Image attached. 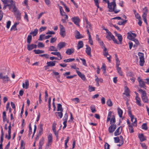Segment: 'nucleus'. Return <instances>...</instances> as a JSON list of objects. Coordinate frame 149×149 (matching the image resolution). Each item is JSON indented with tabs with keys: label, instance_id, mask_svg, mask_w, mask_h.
Masks as SVG:
<instances>
[{
	"label": "nucleus",
	"instance_id": "f257e3e1",
	"mask_svg": "<svg viewBox=\"0 0 149 149\" xmlns=\"http://www.w3.org/2000/svg\"><path fill=\"white\" fill-rule=\"evenodd\" d=\"M103 1L107 3L108 4V8L109 9V11L110 12H114L116 14L120 11L119 9H117L116 5V0H113L112 2H109V0H103Z\"/></svg>",
	"mask_w": 149,
	"mask_h": 149
},
{
	"label": "nucleus",
	"instance_id": "f03ea898",
	"mask_svg": "<svg viewBox=\"0 0 149 149\" xmlns=\"http://www.w3.org/2000/svg\"><path fill=\"white\" fill-rule=\"evenodd\" d=\"M128 36L127 38L132 40L133 42L136 43V45H134V48H136L138 45H139V41L137 39H135L136 36V34L135 33H132V32H128L127 33Z\"/></svg>",
	"mask_w": 149,
	"mask_h": 149
},
{
	"label": "nucleus",
	"instance_id": "7ed1b4c3",
	"mask_svg": "<svg viewBox=\"0 0 149 149\" xmlns=\"http://www.w3.org/2000/svg\"><path fill=\"white\" fill-rule=\"evenodd\" d=\"M138 91L141 93V97L144 103H148V100L147 96V94L145 91H143L141 88L139 89Z\"/></svg>",
	"mask_w": 149,
	"mask_h": 149
},
{
	"label": "nucleus",
	"instance_id": "20e7f679",
	"mask_svg": "<svg viewBox=\"0 0 149 149\" xmlns=\"http://www.w3.org/2000/svg\"><path fill=\"white\" fill-rule=\"evenodd\" d=\"M1 1L4 4L3 7V9L4 10H5L8 6L11 7L12 4L13 2L12 0H1Z\"/></svg>",
	"mask_w": 149,
	"mask_h": 149
},
{
	"label": "nucleus",
	"instance_id": "39448f33",
	"mask_svg": "<svg viewBox=\"0 0 149 149\" xmlns=\"http://www.w3.org/2000/svg\"><path fill=\"white\" fill-rule=\"evenodd\" d=\"M0 79H2L4 84L8 83L10 81V79L7 75H4L2 73H0Z\"/></svg>",
	"mask_w": 149,
	"mask_h": 149
},
{
	"label": "nucleus",
	"instance_id": "423d86ee",
	"mask_svg": "<svg viewBox=\"0 0 149 149\" xmlns=\"http://www.w3.org/2000/svg\"><path fill=\"white\" fill-rule=\"evenodd\" d=\"M59 26L60 29V34L62 37H64L66 35L65 28L61 24H59Z\"/></svg>",
	"mask_w": 149,
	"mask_h": 149
},
{
	"label": "nucleus",
	"instance_id": "0eeeda50",
	"mask_svg": "<svg viewBox=\"0 0 149 149\" xmlns=\"http://www.w3.org/2000/svg\"><path fill=\"white\" fill-rule=\"evenodd\" d=\"M137 80L139 83V86L140 87L144 88L146 89V86L145 84V82L140 77H138Z\"/></svg>",
	"mask_w": 149,
	"mask_h": 149
},
{
	"label": "nucleus",
	"instance_id": "6e6552de",
	"mask_svg": "<svg viewBox=\"0 0 149 149\" xmlns=\"http://www.w3.org/2000/svg\"><path fill=\"white\" fill-rule=\"evenodd\" d=\"M72 21L74 23L78 26H79V22L80 19L78 17H74L72 18Z\"/></svg>",
	"mask_w": 149,
	"mask_h": 149
},
{
	"label": "nucleus",
	"instance_id": "1a4fd4ad",
	"mask_svg": "<svg viewBox=\"0 0 149 149\" xmlns=\"http://www.w3.org/2000/svg\"><path fill=\"white\" fill-rule=\"evenodd\" d=\"M116 125L113 124L110 126L108 128V131L110 133H113L116 128Z\"/></svg>",
	"mask_w": 149,
	"mask_h": 149
},
{
	"label": "nucleus",
	"instance_id": "9d476101",
	"mask_svg": "<svg viewBox=\"0 0 149 149\" xmlns=\"http://www.w3.org/2000/svg\"><path fill=\"white\" fill-rule=\"evenodd\" d=\"M125 90L124 92L123 93V95H125L128 98H130V90L127 86H125Z\"/></svg>",
	"mask_w": 149,
	"mask_h": 149
},
{
	"label": "nucleus",
	"instance_id": "9b49d317",
	"mask_svg": "<svg viewBox=\"0 0 149 149\" xmlns=\"http://www.w3.org/2000/svg\"><path fill=\"white\" fill-rule=\"evenodd\" d=\"M77 73V74L84 81H85L86 80V78L85 75L81 72L77 70L76 71Z\"/></svg>",
	"mask_w": 149,
	"mask_h": 149
},
{
	"label": "nucleus",
	"instance_id": "f8f14e48",
	"mask_svg": "<svg viewBox=\"0 0 149 149\" xmlns=\"http://www.w3.org/2000/svg\"><path fill=\"white\" fill-rule=\"evenodd\" d=\"M66 45V43L64 42H61L59 43L57 46L58 49L60 50L61 49L65 47Z\"/></svg>",
	"mask_w": 149,
	"mask_h": 149
},
{
	"label": "nucleus",
	"instance_id": "ddd939ff",
	"mask_svg": "<svg viewBox=\"0 0 149 149\" xmlns=\"http://www.w3.org/2000/svg\"><path fill=\"white\" fill-rule=\"evenodd\" d=\"M48 143L47 144V146H49V145H51L52 143V135L51 134H50L48 136Z\"/></svg>",
	"mask_w": 149,
	"mask_h": 149
},
{
	"label": "nucleus",
	"instance_id": "4468645a",
	"mask_svg": "<svg viewBox=\"0 0 149 149\" xmlns=\"http://www.w3.org/2000/svg\"><path fill=\"white\" fill-rule=\"evenodd\" d=\"M74 49L72 48H69L67 50L65 53L68 55H71L74 53Z\"/></svg>",
	"mask_w": 149,
	"mask_h": 149
},
{
	"label": "nucleus",
	"instance_id": "2eb2a0df",
	"mask_svg": "<svg viewBox=\"0 0 149 149\" xmlns=\"http://www.w3.org/2000/svg\"><path fill=\"white\" fill-rule=\"evenodd\" d=\"M37 45L35 44L28 45L27 48L29 50H31L34 48H36Z\"/></svg>",
	"mask_w": 149,
	"mask_h": 149
},
{
	"label": "nucleus",
	"instance_id": "dca6fc26",
	"mask_svg": "<svg viewBox=\"0 0 149 149\" xmlns=\"http://www.w3.org/2000/svg\"><path fill=\"white\" fill-rule=\"evenodd\" d=\"M63 111L56 112L55 113V114L58 118H61L63 116Z\"/></svg>",
	"mask_w": 149,
	"mask_h": 149
},
{
	"label": "nucleus",
	"instance_id": "f3484780",
	"mask_svg": "<svg viewBox=\"0 0 149 149\" xmlns=\"http://www.w3.org/2000/svg\"><path fill=\"white\" fill-rule=\"evenodd\" d=\"M138 137L141 141L142 142L146 140V138L144 136L143 134H139Z\"/></svg>",
	"mask_w": 149,
	"mask_h": 149
},
{
	"label": "nucleus",
	"instance_id": "a211bd4d",
	"mask_svg": "<svg viewBox=\"0 0 149 149\" xmlns=\"http://www.w3.org/2000/svg\"><path fill=\"white\" fill-rule=\"evenodd\" d=\"M139 59V65L141 66H142L145 63L144 56H140Z\"/></svg>",
	"mask_w": 149,
	"mask_h": 149
},
{
	"label": "nucleus",
	"instance_id": "6ab92c4d",
	"mask_svg": "<svg viewBox=\"0 0 149 149\" xmlns=\"http://www.w3.org/2000/svg\"><path fill=\"white\" fill-rule=\"evenodd\" d=\"M131 119V121L133 123V124L134 126H137V120L136 118H134V116L133 117H130Z\"/></svg>",
	"mask_w": 149,
	"mask_h": 149
},
{
	"label": "nucleus",
	"instance_id": "aec40b11",
	"mask_svg": "<svg viewBox=\"0 0 149 149\" xmlns=\"http://www.w3.org/2000/svg\"><path fill=\"white\" fill-rule=\"evenodd\" d=\"M15 15L17 19L18 20H20L21 19V14L20 13L19 10H18L17 12L14 14Z\"/></svg>",
	"mask_w": 149,
	"mask_h": 149
},
{
	"label": "nucleus",
	"instance_id": "412c9836",
	"mask_svg": "<svg viewBox=\"0 0 149 149\" xmlns=\"http://www.w3.org/2000/svg\"><path fill=\"white\" fill-rule=\"evenodd\" d=\"M86 46H87L86 50V52L88 55L91 56V48L87 45H86Z\"/></svg>",
	"mask_w": 149,
	"mask_h": 149
},
{
	"label": "nucleus",
	"instance_id": "4be33fe9",
	"mask_svg": "<svg viewBox=\"0 0 149 149\" xmlns=\"http://www.w3.org/2000/svg\"><path fill=\"white\" fill-rule=\"evenodd\" d=\"M25 85L24 83H23L22 87L23 88H25L26 89L28 88L29 85V81L28 80H26L25 81Z\"/></svg>",
	"mask_w": 149,
	"mask_h": 149
},
{
	"label": "nucleus",
	"instance_id": "5701e85b",
	"mask_svg": "<svg viewBox=\"0 0 149 149\" xmlns=\"http://www.w3.org/2000/svg\"><path fill=\"white\" fill-rule=\"evenodd\" d=\"M55 61L47 62V66L52 67L54 66L55 65Z\"/></svg>",
	"mask_w": 149,
	"mask_h": 149
},
{
	"label": "nucleus",
	"instance_id": "b1692460",
	"mask_svg": "<svg viewBox=\"0 0 149 149\" xmlns=\"http://www.w3.org/2000/svg\"><path fill=\"white\" fill-rule=\"evenodd\" d=\"M57 111H63V109L62 108V106L61 104H57Z\"/></svg>",
	"mask_w": 149,
	"mask_h": 149
},
{
	"label": "nucleus",
	"instance_id": "393cba45",
	"mask_svg": "<svg viewBox=\"0 0 149 149\" xmlns=\"http://www.w3.org/2000/svg\"><path fill=\"white\" fill-rule=\"evenodd\" d=\"M114 36L112 33L110 32H109V33L107 35L106 38L109 40H111L112 38Z\"/></svg>",
	"mask_w": 149,
	"mask_h": 149
},
{
	"label": "nucleus",
	"instance_id": "a878e982",
	"mask_svg": "<svg viewBox=\"0 0 149 149\" xmlns=\"http://www.w3.org/2000/svg\"><path fill=\"white\" fill-rule=\"evenodd\" d=\"M135 99L136 101V103L139 106H141V100L140 98L139 97H136Z\"/></svg>",
	"mask_w": 149,
	"mask_h": 149
},
{
	"label": "nucleus",
	"instance_id": "bb28decb",
	"mask_svg": "<svg viewBox=\"0 0 149 149\" xmlns=\"http://www.w3.org/2000/svg\"><path fill=\"white\" fill-rule=\"evenodd\" d=\"M83 43L82 41H80L78 42L77 45V48L78 49L82 48L83 46Z\"/></svg>",
	"mask_w": 149,
	"mask_h": 149
},
{
	"label": "nucleus",
	"instance_id": "cd10ccee",
	"mask_svg": "<svg viewBox=\"0 0 149 149\" xmlns=\"http://www.w3.org/2000/svg\"><path fill=\"white\" fill-rule=\"evenodd\" d=\"M121 127H118L115 131L114 133V135L115 136H118L121 133V130L120 132V129Z\"/></svg>",
	"mask_w": 149,
	"mask_h": 149
},
{
	"label": "nucleus",
	"instance_id": "c85d7f7f",
	"mask_svg": "<svg viewBox=\"0 0 149 149\" xmlns=\"http://www.w3.org/2000/svg\"><path fill=\"white\" fill-rule=\"evenodd\" d=\"M12 6L13 7V10L15 14L17 12L18 10H17V9L15 6V4L14 2L13 3V4H12Z\"/></svg>",
	"mask_w": 149,
	"mask_h": 149
},
{
	"label": "nucleus",
	"instance_id": "c756f323",
	"mask_svg": "<svg viewBox=\"0 0 149 149\" xmlns=\"http://www.w3.org/2000/svg\"><path fill=\"white\" fill-rule=\"evenodd\" d=\"M118 112V114L120 118H121L122 116V114L123 113V111L119 107L117 109Z\"/></svg>",
	"mask_w": 149,
	"mask_h": 149
},
{
	"label": "nucleus",
	"instance_id": "7c9ffc66",
	"mask_svg": "<svg viewBox=\"0 0 149 149\" xmlns=\"http://www.w3.org/2000/svg\"><path fill=\"white\" fill-rule=\"evenodd\" d=\"M81 34L79 31H77L76 34L75 35V37L76 39H79L83 38L82 36H81Z\"/></svg>",
	"mask_w": 149,
	"mask_h": 149
},
{
	"label": "nucleus",
	"instance_id": "2f4dec72",
	"mask_svg": "<svg viewBox=\"0 0 149 149\" xmlns=\"http://www.w3.org/2000/svg\"><path fill=\"white\" fill-rule=\"evenodd\" d=\"M123 21H119L117 24L119 25H124L127 22V20H122Z\"/></svg>",
	"mask_w": 149,
	"mask_h": 149
},
{
	"label": "nucleus",
	"instance_id": "473e14b6",
	"mask_svg": "<svg viewBox=\"0 0 149 149\" xmlns=\"http://www.w3.org/2000/svg\"><path fill=\"white\" fill-rule=\"evenodd\" d=\"M38 32V30L37 29H35L34 31H31L30 33V34H32L33 36H34L37 35Z\"/></svg>",
	"mask_w": 149,
	"mask_h": 149
},
{
	"label": "nucleus",
	"instance_id": "72a5a7b5",
	"mask_svg": "<svg viewBox=\"0 0 149 149\" xmlns=\"http://www.w3.org/2000/svg\"><path fill=\"white\" fill-rule=\"evenodd\" d=\"M116 68L118 73L120 76H122L123 75V73L121 70V68L119 67H117Z\"/></svg>",
	"mask_w": 149,
	"mask_h": 149
},
{
	"label": "nucleus",
	"instance_id": "f704fd0d",
	"mask_svg": "<svg viewBox=\"0 0 149 149\" xmlns=\"http://www.w3.org/2000/svg\"><path fill=\"white\" fill-rule=\"evenodd\" d=\"M116 67H119V66L120 64V61L119 60L118 58L117 57V56H116Z\"/></svg>",
	"mask_w": 149,
	"mask_h": 149
},
{
	"label": "nucleus",
	"instance_id": "c9c22d12",
	"mask_svg": "<svg viewBox=\"0 0 149 149\" xmlns=\"http://www.w3.org/2000/svg\"><path fill=\"white\" fill-rule=\"evenodd\" d=\"M33 52L35 53L36 54H40L41 53H44V51L42 50H40L39 49L37 50H33Z\"/></svg>",
	"mask_w": 149,
	"mask_h": 149
},
{
	"label": "nucleus",
	"instance_id": "e433bc0d",
	"mask_svg": "<svg viewBox=\"0 0 149 149\" xmlns=\"http://www.w3.org/2000/svg\"><path fill=\"white\" fill-rule=\"evenodd\" d=\"M49 50L50 51H58V48H56L55 47L52 46L50 47Z\"/></svg>",
	"mask_w": 149,
	"mask_h": 149
},
{
	"label": "nucleus",
	"instance_id": "4c0bfd02",
	"mask_svg": "<svg viewBox=\"0 0 149 149\" xmlns=\"http://www.w3.org/2000/svg\"><path fill=\"white\" fill-rule=\"evenodd\" d=\"M32 36L31 35H29L27 38V42L29 44L30 43L32 40Z\"/></svg>",
	"mask_w": 149,
	"mask_h": 149
},
{
	"label": "nucleus",
	"instance_id": "58836bf2",
	"mask_svg": "<svg viewBox=\"0 0 149 149\" xmlns=\"http://www.w3.org/2000/svg\"><path fill=\"white\" fill-rule=\"evenodd\" d=\"M112 113V112L111 111H109L107 119V122H108L110 120V118L111 116Z\"/></svg>",
	"mask_w": 149,
	"mask_h": 149
},
{
	"label": "nucleus",
	"instance_id": "ea45409f",
	"mask_svg": "<svg viewBox=\"0 0 149 149\" xmlns=\"http://www.w3.org/2000/svg\"><path fill=\"white\" fill-rule=\"evenodd\" d=\"M107 104L109 107H111L113 105V104L112 101L110 99H109L107 102Z\"/></svg>",
	"mask_w": 149,
	"mask_h": 149
},
{
	"label": "nucleus",
	"instance_id": "a19ab883",
	"mask_svg": "<svg viewBox=\"0 0 149 149\" xmlns=\"http://www.w3.org/2000/svg\"><path fill=\"white\" fill-rule=\"evenodd\" d=\"M3 118L4 122L7 120L6 112L5 111H3Z\"/></svg>",
	"mask_w": 149,
	"mask_h": 149
},
{
	"label": "nucleus",
	"instance_id": "79ce46f5",
	"mask_svg": "<svg viewBox=\"0 0 149 149\" xmlns=\"http://www.w3.org/2000/svg\"><path fill=\"white\" fill-rule=\"evenodd\" d=\"M110 124L111 125L113 124H114L116 122V120L115 117L114 116H113L112 117L111 119H110Z\"/></svg>",
	"mask_w": 149,
	"mask_h": 149
},
{
	"label": "nucleus",
	"instance_id": "37998d69",
	"mask_svg": "<svg viewBox=\"0 0 149 149\" xmlns=\"http://www.w3.org/2000/svg\"><path fill=\"white\" fill-rule=\"evenodd\" d=\"M61 3L64 6L65 8V10L67 12H68L70 11L69 8L66 6V4H65L63 2L61 1Z\"/></svg>",
	"mask_w": 149,
	"mask_h": 149
},
{
	"label": "nucleus",
	"instance_id": "c03bdc74",
	"mask_svg": "<svg viewBox=\"0 0 149 149\" xmlns=\"http://www.w3.org/2000/svg\"><path fill=\"white\" fill-rule=\"evenodd\" d=\"M129 129V130L130 132V133H132L134 132L132 126L131 125H129L128 126Z\"/></svg>",
	"mask_w": 149,
	"mask_h": 149
},
{
	"label": "nucleus",
	"instance_id": "a18cd8bd",
	"mask_svg": "<svg viewBox=\"0 0 149 149\" xmlns=\"http://www.w3.org/2000/svg\"><path fill=\"white\" fill-rule=\"evenodd\" d=\"M143 14H147L148 12V10L146 7H145L142 10Z\"/></svg>",
	"mask_w": 149,
	"mask_h": 149
},
{
	"label": "nucleus",
	"instance_id": "49530a36",
	"mask_svg": "<svg viewBox=\"0 0 149 149\" xmlns=\"http://www.w3.org/2000/svg\"><path fill=\"white\" fill-rule=\"evenodd\" d=\"M90 109L92 113H94L96 112V110H95V106L92 105L90 107Z\"/></svg>",
	"mask_w": 149,
	"mask_h": 149
},
{
	"label": "nucleus",
	"instance_id": "de8ad7c7",
	"mask_svg": "<svg viewBox=\"0 0 149 149\" xmlns=\"http://www.w3.org/2000/svg\"><path fill=\"white\" fill-rule=\"evenodd\" d=\"M129 48L130 49H131L133 46L134 47V45H136V43L133 42H129Z\"/></svg>",
	"mask_w": 149,
	"mask_h": 149
},
{
	"label": "nucleus",
	"instance_id": "09e8293b",
	"mask_svg": "<svg viewBox=\"0 0 149 149\" xmlns=\"http://www.w3.org/2000/svg\"><path fill=\"white\" fill-rule=\"evenodd\" d=\"M32 133V128L31 125V123H30L29 125V133L28 134V135L30 136V135Z\"/></svg>",
	"mask_w": 149,
	"mask_h": 149
},
{
	"label": "nucleus",
	"instance_id": "8fccbe9b",
	"mask_svg": "<svg viewBox=\"0 0 149 149\" xmlns=\"http://www.w3.org/2000/svg\"><path fill=\"white\" fill-rule=\"evenodd\" d=\"M44 139L43 137H42L40 140L39 145L42 146L44 144Z\"/></svg>",
	"mask_w": 149,
	"mask_h": 149
},
{
	"label": "nucleus",
	"instance_id": "3c124183",
	"mask_svg": "<svg viewBox=\"0 0 149 149\" xmlns=\"http://www.w3.org/2000/svg\"><path fill=\"white\" fill-rule=\"evenodd\" d=\"M95 87H93L91 86H89L88 91L90 92H91L92 91H95Z\"/></svg>",
	"mask_w": 149,
	"mask_h": 149
},
{
	"label": "nucleus",
	"instance_id": "603ef678",
	"mask_svg": "<svg viewBox=\"0 0 149 149\" xmlns=\"http://www.w3.org/2000/svg\"><path fill=\"white\" fill-rule=\"evenodd\" d=\"M69 137L68 136L67 137V139L65 140V149L67 148L68 147L67 143L69 141Z\"/></svg>",
	"mask_w": 149,
	"mask_h": 149
},
{
	"label": "nucleus",
	"instance_id": "864d4df0",
	"mask_svg": "<svg viewBox=\"0 0 149 149\" xmlns=\"http://www.w3.org/2000/svg\"><path fill=\"white\" fill-rule=\"evenodd\" d=\"M117 37H118V39L120 42V44H121L123 40V38L122 35L121 34H120Z\"/></svg>",
	"mask_w": 149,
	"mask_h": 149
},
{
	"label": "nucleus",
	"instance_id": "5fc2aeb1",
	"mask_svg": "<svg viewBox=\"0 0 149 149\" xmlns=\"http://www.w3.org/2000/svg\"><path fill=\"white\" fill-rule=\"evenodd\" d=\"M74 60V58H69L67 59H65L63 61L65 62H68L72 61Z\"/></svg>",
	"mask_w": 149,
	"mask_h": 149
},
{
	"label": "nucleus",
	"instance_id": "6e6d98bb",
	"mask_svg": "<svg viewBox=\"0 0 149 149\" xmlns=\"http://www.w3.org/2000/svg\"><path fill=\"white\" fill-rule=\"evenodd\" d=\"M142 129L145 130H147L148 129L147 124L146 123L143 124L142 125Z\"/></svg>",
	"mask_w": 149,
	"mask_h": 149
},
{
	"label": "nucleus",
	"instance_id": "4d7b16f0",
	"mask_svg": "<svg viewBox=\"0 0 149 149\" xmlns=\"http://www.w3.org/2000/svg\"><path fill=\"white\" fill-rule=\"evenodd\" d=\"M123 99L126 102V104H128V102L129 100V99L130 98H128V97H127L126 95L124 96L123 95Z\"/></svg>",
	"mask_w": 149,
	"mask_h": 149
},
{
	"label": "nucleus",
	"instance_id": "13d9d810",
	"mask_svg": "<svg viewBox=\"0 0 149 149\" xmlns=\"http://www.w3.org/2000/svg\"><path fill=\"white\" fill-rule=\"evenodd\" d=\"M51 54L57 56H61L60 52H53L51 53Z\"/></svg>",
	"mask_w": 149,
	"mask_h": 149
},
{
	"label": "nucleus",
	"instance_id": "bf43d9fd",
	"mask_svg": "<svg viewBox=\"0 0 149 149\" xmlns=\"http://www.w3.org/2000/svg\"><path fill=\"white\" fill-rule=\"evenodd\" d=\"M103 54L104 56H107L109 55L108 53L107 50L106 48L105 47L103 50Z\"/></svg>",
	"mask_w": 149,
	"mask_h": 149
},
{
	"label": "nucleus",
	"instance_id": "052dcab7",
	"mask_svg": "<svg viewBox=\"0 0 149 149\" xmlns=\"http://www.w3.org/2000/svg\"><path fill=\"white\" fill-rule=\"evenodd\" d=\"M56 123L55 122H54L53 123V124H52V129L53 130H56Z\"/></svg>",
	"mask_w": 149,
	"mask_h": 149
},
{
	"label": "nucleus",
	"instance_id": "680f3d73",
	"mask_svg": "<svg viewBox=\"0 0 149 149\" xmlns=\"http://www.w3.org/2000/svg\"><path fill=\"white\" fill-rule=\"evenodd\" d=\"M115 142L116 143L119 142L120 141V139L118 137H116L114 138Z\"/></svg>",
	"mask_w": 149,
	"mask_h": 149
},
{
	"label": "nucleus",
	"instance_id": "e2e57ef3",
	"mask_svg": "<svg viewBox=\"0 0 149 149\" xmlns=\"http://www.w3.org/2000/svg\"><path fill=\"white\" fill-rule=\"evenodd\" d=\"M80 59L82 61L83 64L84 65L86 66H87V64L86 63V61L84 59H82V58H80Z\"/></svg>",
	"mask_w": 149,
	"mask_h": 149
},
{
	"label": "nucleus",
	"instance_id": "0e129e2a",
	"mask_svg": "<svg viewBox=\"0 0 149 149\" xmlns=\"http://www.w3.org/2000/svg\"><path fill=\"white\" fill-rule=\"evenodd\" d=\"M110 146V145L108 143H106L104 145L105 149H109Z\"/></svg>",
	"mask_w": 149,
	"mask_h": 149
},
{
	"label": "nucleus",
	"instance_id": "69168bd1",
	"mask_svg": "<svg viewBox=\"0 0 149 149\" xmlns=\"http://www.w3.org/2000/svg\"><path fill=\"white\" fill-rule=\"evenodd\" d=\"M38 46V47H45L44 45L41 42H39Z\"/></svg>",
	"mask_w": 149,
	"mask_h": 149
},
{
	"label": "nucleus",
	"instance_id": "338daca9",
	"mask_svg": "<svg viewBox=\"0 0 149 149\" xmlns=\"http://www.w3.org/2000/svg\"><path fill=\"white\" fill-rule=\"evenodd\" d=\"M47 28V27L45 26H42L39 29V31L40 32H41L43 31H44Z\"/></svg>",
	"mask_w": 149,
	"mask_h": 149
},
{
	"label": "nucleus",
	"instance_id": "774afa93",
	"mask_svg": "<svg viewBox=\"0 0 149 149\" xmlns=\"http://www.w3.org/2000/svg\"><path fill=\"white\" fill-rule=\"evenodd\" d=\"M45 36V34H41L40 35V36L39 38L38 39V40L42 41L43 40V39L44 38V37Z\"/></svg>",
	"mask_w": 149,
	"mask_h": 149
}]
</instances>
